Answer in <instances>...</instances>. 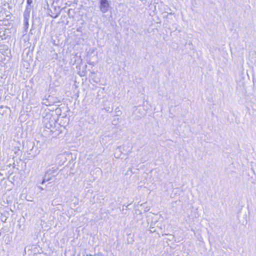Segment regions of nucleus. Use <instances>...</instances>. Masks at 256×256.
Returning <instances> with one entry per match:
<instances>
[{"mask_svg":"<svg viewBox=\"0 0 256 256\" xmlns=\"http://www.w3.org/2000/svg\"><path fill=\"white\" fill-rule=\"evenodd\" d=\"M64 170H60L58 172V168L56 166H49L44 169V176H52L64 175Z\"/></svg>","mask_w":256,"mask_h":256,"instance_id":"nucleus-1","label":"nucleus"},{"mask_svg":"<svg viewBox=\"0 0 256 256\" xmlns=\"http://www.w3.org/2000/svg\"><path fill=\"white\" fill-rule=\"evenodd\" d=\"M99 0V8L100 10L102 13H106L110 7V2L108 0Z\"/></svg>","mask_w":256,"mask_h":256,"instance_id":"nucleus-2","label":"nucleus"},{"mask_svg":"<svg viewBox=\"0 0 256 256\" xmlns=\"http://www.w3.org/2000/svg\"><path fill=\"white\" fill-rule=\"evenodd\" d=\"M30 5H28L27 4V6L26 7L24 11V20H28L30 16V12L31 10V8L30 7Z\"/></svg>","mask_w":256,"mask_h":256,"instance_id":"nucleus-3","label":"nucleus"},{"mask_svg":"<svg viewBox=\"0 0 256 256\" xmlns=\"http://www.w3.org/2000/svg\"><path fill=\"white\" fill-rule=\"evenodd\" d=\"M26 146H28V150H32L34 146V143L32 142H26Z\"/></svg>","mask_w":256,"mask_h":256,"instance_id":"nucleus-4","label":"nucleus"},{"mask_svg":"<svg viewBox=\"0 0 256 256\" xmlns=\"http://www.w3.org/2000/svg\"><path fill=\"white\" fill-rule=\"evenodd\" d=\"M24 23L25 29H28L29 26L28 20H24Z\"/></svg>","mask_w":256,"mask_h":256,"instance_id":"nucleus-5","label":"nucleus"},{"mask_svg":"<svg viewBox=\"0 0 256 256\" xmlns=\"http://www.w3.org/2000/svg\"><path fill=\"white\" fill-rule=\"evenodd\" d=\"M60 14V12H59L58 13H56V14H49V15L52 18H56L59 16Z\"/></svg>","mask_w":256,"mask_h":256,"instance_id":"nucleus-6","label":"nucleus"},{"mask_svg":"<svg viewBox=\"0 0 256 256\" xmlns=\"http://www.w3.org/2000/svg\"><path fill=\"white\" fill-rule=\"evenodd\" d=\"M19 150H20L18 148L15 147L14 148V151L15 154H18V152Z\"/></svg>","mask_w":256,"mask_h":256,"instance_id":"nucleus-7","label":"nucleus"},{"mask_svg":"<svg viewBox=\"0 0 256 256\" xmlns=\"http://www.w3.org/2000/svg\"><path fill=\"white\" fill-rule=\"evenodd\" d=\"M32 3V0H26V4L28 5H31Z\"/></svg>","mask_w":256,"mask_h":256,"instance_id":"nucleus-8","label":"nucleus"},{"mask_svg":"<svg viewBox=\"0 0 256 256\" xmlns=\"http://www.w3.org/2000/svg\"><path fill=\"white\" fill-rule=\"evenodd\" d=\"M10 14H6V17L7 18L6 20H8L9 19H10L11 18V16H10V12H9Z\"/></svg>","mask_w":256,"mask_h":256,"instance_id":"nucleus-9","label":"nucleus"},{"mask_svg":"<svg viewBox=\"0 0 256 256\" xmlns=\"http://www.w3.org/2000/svg\"><path fill=\"white\" fill-rule=\"evenodd\" d=\"M50 180L49 178L48 177V178H44L42 180V184H44L46 181H48Z\"/></svg>","mask_w":256,"mask_h":256,"instance_id":"nucleus-10","label":"nucleus"},{"mask_svg":"<svg viewBox=\"0 0 256 256\" xmlns=\"http://www.w3.org/2000/svg\"><path fill=\"white\" fill-rule=\"evenodd\" d=\"M188 44H189V45H192V42H188Z\"/></svg>","mask_w":256,"mask_h":256,"instance_id":"nucleus-11","label":"nucleus"},{"mask_svg":"<svg viewBox=\"0 0 256 256\" xmlns=\"http://www.w3.org/2000/svg\"><path fill=\"white\" fill-rule=\"evenodd\" d=\"M168 14H172V12H167Z\"/></svg>","mask_w":256,"mask_h":256,"instance_id":"nucleus-12","label":"nucleus"},{"mask_svg":"<svg viewBox=\"0 0 256 256\" xmlns=\"http://www.w3.org/2000/svg\"><path fill=\"white\" fill-rule=\"evenodd\" d=\"M96 172H101V170H98L96 171Z\"/></svg>","mask_w":256,"mask_h":256,"instance_id":"nucleus-13","label":"nucleus"},{"mask_svg":"<svg viewBox=\"0 0 256 256\" xmlns=\"http://www.w3.org/2000/svg\"><path fill=\"white\" fill-rule=\"evenodd\" d=\"M38 188L41 190H44V188L42 186H39Z\"/></svg>","mask_w":256,"mask_h":256,"instance_id":"nucleus-14","label":"nucleus"}]
</instances>
